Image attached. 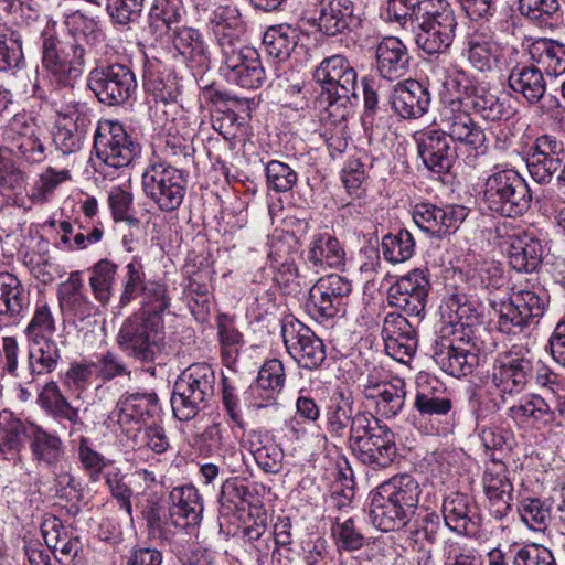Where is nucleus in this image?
<instances>
[{"mask_svg":"<svg viewBox=\"0 0 565 565\" xmlns=\"http://www.w3.org/2000/svg\"><path fill=\"white\" fill-rule=\"evenodd\" d=\"M381 334L385 351L394 360L404 363L415 354L418 344L415 328L401 313L385 316Z\"/></svg>","mask_w":565,"mask_h":565,"instance_id":"26","label":"nucleus"},{"mask_svg":"<svg viewBox=\"0 0 565 565\" xmlns=\"http://www.w3.org/2000/svg\"><path fill=\"white\" fill-rule=\"evenodd\" d=\"M552 503L537 498L521 500L518 511L522 522L533 531H544L552 523Z\"/></svg>","mask_w":565,"mask_h":565,"instance_id":"60","label":"nucleus"},{"mask_svg":"<svg viewBox=\"0 0 565 565\" xmlns=\"http://www.w3.org/2000/svg\"><path fill=\"white\" fill-rule=\"evenodd\" d=\"M351 0H307L301 18L324 35L335 36L355 22Z\"/></svg>","mask_w":565,"mask_h":565,"instance_id":"14","label":"nucleus"},{"mask_svg":"<svg viewBox=\"0 0 565 565\" xmlns=\"http://www.w3.org/2000/svg\"><path fill=\"white\" fill-rule=\"evenodd\" d=\"M29 305V292L25 290L18 276L9 273H0V316L15 318L20 316Z\"/></svg>","mask_w":565,"mask_h":565,"instance_id":"47","label":"nucleus"},{"mask_svg":"<svg viewBox=\"0 0 565 565\" xmlns=\"http://www.w3.org/2000/svg\"><path fill=\"white\" fill-rule=\"evenodd\" d=\"M381 249L386 262L402 264L414 255L415 239L408 230L401 228L382 237Z\"/></svg>","mask_w":565,"mask_h":565,"instance_id":"59","label":"nucleus"},{"mask_svg":"<svg viewBox=\"0 0 565 565\" xmlns=\"http://www.w3.org/2000/svg\"><path fill=\"white\" fill-rule=\"evenodd\" d=\"M29 450L31 460L38 468L51 472L58 470L66 457V446L55 430L31 422L29 427Z\"/></svg>","mask_w":565,"mask_h":565,"instance_id":"22","label":"nucleus"},{"mask_svg":"<svg viewBox=\"0 0 565 565\" xmlns=\"http://www.w3.org/2000/svg\"><path fill=\"white\" fill-rule=\"evenodd\" d=\"M147 285L143 264L140 257L135 256L126 266V274L122 278V291L119 297V306L126 307L138 296L141 297L142 289Z\"/></svg>","mask_w":565,"mask_h":565,"instance_id":"64","label":"nucleus"},{"mask_svg":"<svg viewBox=\"0 0 565 565\" xmlns=\"http://www.w3.org/2000/svg\"><path fill=\"white\" fill-rule=\"evenodd\" d=\"M420 494V486L412 475L391 477L370 494L371 523L382 532L405 527L416 515Z\"/></svg>","mask_w":565,"mask_h":565,"instance_id":"1","label":"nucleus"},{"mask_svg":"<svg viewBox=\"0 0 565 565\" xmlns=\"http://www.w3.org/2000/svg\"><path fill=\"white\" fill-rule=\"evenodd\" d=\"M174 49L186 62L189 67L204 70L209 65L206 45L199 30L188 26H175L171 30Z\"/></svg>","mask_w":565,"mask_h":565,"instance_id":"43","label":"nucleus"},{"mask_svg":"<svg viewBox=\"0 0 565 565\" xmlns=\"http://www.w3.org/2000/svg\"><path fill=\"white\" fill-rule=\"evenodd\" d=\"M482 200L491 212L518 217L530 209L532 195L527 182L516 170L495 167L483 183Z\"/></svg>","mask_w":565,"mask_h":565,"instance_id":"3","label":"nucleus"},{"mask_svg":"<svg viewBox=\"0 0 565 565\" xmlns=\"http://www.w3.org/2000/svg\"><path fill=\"white\" fill-rule=\"evenodd\" d=\"M465 55L472 68L491 74L507 67L508 51L486 34H472L467 40Z\"/></svg>","mask_w":565,"mask_h":565,"instance_id":"35","label":"nucleus"},{"mask_svg":"<svg viewBox=\"0 0 565 565\" xmlns=\"http://www.w3.org/2000/svg\"><path fill=\"white\" fill-rule=\"evenodd\" d=\"M443 518L450 531L466 536H473L481 523V516L473 500L459 492L445 498Z\"/></svg>","mask_w":565,"mask_h":565,"instance_id":"32","label":"nucleus"},{"mask_svg":"<svg viewBox=\"0 0 565 565\" xmlns=\"http://www.w3.org/2000/svg\"><path fill=\"white\" fill-rule=\"evenodd\" d=\"M347 253L343 244L330 233L315 234L306 250V262L316 273L327 269H341L345 265Z\"/></svg>","mask_w":565,"mask_h":565,"instance_id":"37","label":"nucleus"},{"mask_svg":"<svg viewBox=\"0 0 565 565\" xmlns=\"http://www.w3.org/2000/svg\"><path fill=\"white\" fill-rule=\"evenodd\" d=\"M331 534L339 550L353 552L362 548L365 537L353 516L330 515Z\"/></svg>","mask_w":565,"mask_h":565,"instance_id":"58","label":"nucleus"},{"mask_svg":"<svg viewBox=\"0 0 565 565\" xmlns=\"http://www.w3.org/2000/svg\"><path fill=\"white\" fill-rule=\"evenodd\" d=\"M226 76L244 88H258L265 79L259 53L249 46H238L223 54Z\"/></svg>","mask_w":565,"mask_h":565,"instance_id":"25","label":"nucleus"},{"mask_svg":"<svg viewBox=\"0 0 565 565\" xmlns=\"http://www.w3.org/2000/svg\"><path fill=\"white\" fill-rule=\"evenodd\" d=\"M142 190L161 211L172 212L180 207L186 192L182 170L163 161H150L142 173Z\"/></svg>","mask_w":565,"mask_h":565,"instance_id":"5","label":"nucleus"},{"mask_svg":"<svg viewBox=\"0 0 565 565\" xmlns=\"http://www.w3.org/2000/svg\"><path fill=\"white\" fill-rule=\"evenodd\" d=\"M351 292L352 284L345 277L338 274L320 277L309 290L308 311L316 318H334L344 309Z\"/></svg>","mask_w":565,"mask_h":565,"instance_id":"15","label":"nucleus"},{"mask_svg":"<svg viewBox=\"0 0 565 565\" xmlns=\"http://www.w3.org/2000/svg\"><path fill=\"white\" fill-rule=\"evenodd\" d=\"M171 307V296L167 284L160 280H147L141 295V308L137 312H145L153 319L163 320V313Z\"/></svg>","mask_w":565,"mask_h":565,"instance_id":"57","label":"nucleus"},{"mask_svg":"<svg viewBox=\"0 0 565 565\" xmlns=\"http://www.w3.org/2000/svg\"><path fill=\"white\" fill-rule=\"evenodd\" d=\"M161 407L154 393H126L114 409L117 423L125 427L131 423L148 425L159 417Z\"/></svg>","mask_w":565,"mask_h":565,"instance_id":"33","label":"nucleus"},{"mask_svg":"<svg viewBox=\"0 0 565 565\" xmlns=\"http://www.w3.org/2000/svg\"><path fill=\"white\" fill-rule=\"evenodd\" d=\"M248 444L257 466L265 473L276 475L282 470L284 450L270 435L253 430Z\"/></svg>","mask_w":565,"mask_h":565,"instance_id":"45","label":"nucleus"},{"mask_svg":"<svg viewBox=\"0 0 565 565\" xmlns=\"http://www.w3.org/2000/svg\"><path fill=\"white\" fill-rule=\"evenodd\" d=\"M440 311L441 316L448 319L449 324H459L461 328L472 327L481 318L479 305L465 294H452L445 298Z\"/></svg>","mask_w":565,"mask_h":565,"instance_id":"50","label":"nucleus"},{"mask_svg":"<svg viewBox=\"0 0 565 565\" xmlns=\"http://www.w3.org/2000/svg\"><path fill=\"white\" fill-rule=\"evenodd\" d=\"M462 99L451 98L443 102L439 109L440 130L451 142H459L475 150L484 146V130L462 108Z\"/></svg>","mask_w":565,"mask_h":565,"instance_id":"16","label":"nucleus"},{"mask_svg":"<svg viewBox=\"0 0 565 565\" xmlns=\"http://www.w3.org/2000/svg\"><path fill=\"white\" fill-rule=\"evenodd\" d=\"M170 523L179 529L194 527L203 514V500L193 486L175 487L169 495Z\"/></svg>","mask_w":565,"mask_h":565,"instance_id":"36","label":"nucleus"},{"mask_svg":"<svg viewBox=\"0 0 565 565\" xmlns=\"http://www.w3.org/2000/svg\"><path fill=\"white\" fill-rule=\"evenodd\" d=\"M93 148L97 159L114 169L129 166L141 149L124 125L114 120L97 122Z\"/></svg>","mask_w":565,"mask_h":565,"instance_id":"7","label":"nucleus"},{"mask_svg":"<svg viewBox=\"0 0 565 565\" xmlns=\"http://www.w3.org/2000/svg\"><path fill=\"white\" fill-rule=\"evenodd\" d=\"M431 7H436L433 0H386V20L409 31Z\"/></svg>","mask_w":565,"mask_h":565,"instance_id":"49","label":"nucleus"},{"mask_svg":"<svg viewBox=\"0 0 565 565\" xmlns=\"http://www.w3.org/2000/svg\"><path fill=\"white\" fill-rule=\"evenodd\" d=\"M493 242L515 271L531 274L541 267L545 248L534 233L502 224L495 227Z\"/></svg>","mask_w":565,"mask_h":565,"instance_id":"6","label":"nucleus"},{"mask_svg":"<svg viewBox=\"0 0 565 565\" xmlns=\"http://www.w3.org/2000/svg\"><path fill=\"white\" fill-rule=\"evenodd\" d=\"M430 290L429 274L426 269H413L399 277L388 289V303L420 319L425 312Z\"/></svg>","mask_w":565,"mask_h":565,"instance_id":"17","label":"nucleus"},{"mask_svg":"<svg viewBox=\"0 0 565 565\" xmlns=\"http://www.w3.org/2000/svg\"><path fill=\"white\" fill-rule=\"evenodd\" d=\"M210 29L221 47L222 54L238 47L244 31L241 12L235 6H220L211 14Z\"/></svg>","mask_w":565,"mask_h":565,"instance_id":"38","label":"nucleus"},{"mask_svg":"<svg viewBox=\"0 0 565 565\" xmlns=\"http://www.w3.org/2000/svg\"><path fill=\"white\" fill-rule=\"evenodd\" d=\"M405 382L396 379L394 382L382 386L373 399L377 412L386 418L395 417L404 407L406 399Z\"/></svg>","mask_w":565,"mask_h":565,"instance_id":"62","label":"nucleus"},{"mask_svg":"<svg viewBox=\"0 0 565 565\" xmlns=\"http://www.w3.org/2000/svg\"><path fill=\"white\" fill-rule=\"evenodd\" d=\"M196 448L204 457H218L232 472L243 460V452L231 440L230 433L220 423L209 425L196 438Z\"/></svg>","mask_w":565,"mask_h":565,"instance_id":"31","label":"nucleus"},{"mask_svg":"<svg viewBox=\"0 0 565 565\" xmlns=\"http://www.w3.org/2000/svg\"><path fill=\"white\" fill-rule=\"evenodd\" d=\"M216 376L207 363H193L181 372L173 385L171 407L175 418L190 420L205 409L214 396Z\"/></svg>","mask_w":565,"mask_h":565,"instance_id":"2","label":"nucleus"},{"mask_svg":"<svg viewBox=\"0 0 565 565\" xmlns=\"http://www.w3.org/2000/svg\"><path fill=\"white\" fill-rule=\"evenodd\" d=\"M411 56L406 45L396 36L384 38L376 47V66L388 81L403 77L409 68Z\"/></svg>","mask_w":565,"mask_h":565,"instance_id":"39","label":"nucleus"},{"mask_svg":"<svg viewBox=\"0 0 565 565\" xmlns=\"http://www.w3.org/2000/svg\"><path fill=\"white\" fill-rule=\"evenodd\" d=\"M2 137L6 146L0 149L6 156L18 152L32 163L45 159V148L35 134L34 125L25 121L24 116H14L4 128Z\"/></svg>","mask_w":565,"mask_h":565,"instance_id":"24","label":"nucleus"},{"mask_svg":"<svg viewBox=\"0 0 565 565\" xmlns=\"http://www.w3.org/2000/svg\"><path fill=\"white\" fill-rule=\"evenodd\" d=\"M530 63L539 66L547 76L565 73V44L546 38L533 40L526 47Z\"/></svg>","mask_w":565,"mask_h":565,"instance_id":"41","label":"nucleus"},{"mask_svg":"<svg viewBox=\"0 0 565 565\" xmlns=\"http://www.w3.org/2000/svg\"><path fill=\"white\" fill-rule=\"evenodd\" d=\"M164 321L135 312L121 324L116 342L128 356L141 362L153 363L164 347Z\"/></svg>","mask_w":565,"mask_h":565,"instance_id":"4","label":"nucleus"},{"mask_svg":"<svg viewBox=\"0 0 565 565\" xmlns=\"http://www.w3.org/2000/svg\"><path fill=\"white\" fill-rule=\"evenodd\" d=\"M430 93L416 79L397 83L390 96L393 110L403 119H416L427 113Z\"/></svg>","mask_w":565,"mask_h":565,"instance_id":"34","label":"nucleus"},{"mask_svg":"<svg viewBox=\"0 0 565 565\" xmlns=\"http://www.w3.org/2000/svg\"><path fill=\"white\" fill-rule=\"evenodd\" d=\"M417 382L413 408L414 419L447 416L452 409V399L437 382Z\"/></svg>","mask_w":565,"mask_h":565,"instance_id":"40","label":"nucleus"},{"mask_svg":"<svg viewBox=\"0 0 565 565\" xmlns=\"http://www.w3.org/2000/svg\"><path fill=\"white\" fill-rule=\"evenodd\" d=\"M418 156L424 166L435 173H447L457 159V150L440 129H427L416 134Z\"/></svg>","mask_w":565,"mask_h":565,"instance_id":"21","label":"nucleus"},{"mask_svg":"<svg viewBox=\"0 0 565 565\" xmlns=\"http://www.w3.org/2000/svg\"><path fill=\"white\" fill-rule=\"evenodd\" d=\"M42 63L58 83L72 85L73 77H68L67 53L70 47L62 50L61 41L54 35L51 29H45L42 34Z\"/></svg>","mask_w":565,"mask_h":565,"instance_id":"46","label":"nucleus"},{"mask_svg":"<svg viewBox=\"0 0 565 565\" xmlns=\"http://www.w3.org/2000/svg\"><path fill=\"white\" fill-rule=\"evenodd\" d=\"M38 403L42 411L56 420H67L71 425L70 436H72L77 426H83L84 422L79 417L78 408L71 405L64 396L57 383L47 382L39 394Z\"/></svg>","mask_w":565,"mask_h":565,"instance_id":"42","label":"nucleus"},{"mask_svg":"<svg viewBox=\"0 0 565 565\" xmlns=\"http://www.w3.org/2000/svg\"><path fill=\"white\" fill-rule=\"evenodd\" d=\"M87 85L97 99L107 106L126 104L137 89L134 72L128 66L117 63L90 71Z\"/></svg>","mask_w":565,"mask_h":565,"instance_id":"11","label":"nucleus"},{"mask_svg":"<svg viewBox=\"0 0 565 565\" xmlns=\"http://www.w3.org/2000/svg\"><path fill=\"white\" fill-rule=\"evenodd\" d=\"M281 335L289 355L299 366L318 369L326 360V348L315 332L298 320L285 322Z\"/></svg>","mask_w":565,"mask_h":565,"instance_id":"18","label":"nucleus"},{"mask_svg":"<svg viewBox=\"0 0 565 565\" xmlns=\"http://www.w3.org/2000/svg\"><path fill=\"white\" fill-rule=\"evenodd\" d=\"M458 93L457 99H462V105L472 109L484 120L500 121L508 119L511 114L507 99L500 98L495 93L477 82L469 81L460 85Z\"/></svg>","mask_w":565,"mask_h":565,"instance_id":"29","label":"nucleus"},{"mask_svg":"<svg viewBox=\"0 0 565 565\" xmlns=\"http://www.w3.org/2000/svg\"><path fill=\"white\" fill-rule=\"evenodd\" d=\"M533 376V359L526 347L514 344L495 359L492 383L502 399L523 392Z\"/></svg>","mask_w":565,"mask_h":565,"instance_id":"9","label":"nucleus"},{"mask_svg":"<svg viewBox=\"0 0 565 565\" xmlns=\"http://www.w3.org/2000/svg\"><path fill=\"white\" fill-rule=\"evenodd\" d=\"M185 13L182 0H154L149 13V28L159 35L179 26Z\"/></svg>","mask_w":565,"mask_h":565,"instance_id":"54","label":"nucleus"},{"mask_svg":"<svg viewBox=\"0 0 565 565\" xmlns=\"http://www.w3.org/2000/svg\"><path fill=\"white\" fill-rule=\"evenodd\" d=\"M29 371L23 374V383L32 384L36 376L53 372L61 359V352L54 340H29Z\"/></svg>","mask_w":565,"mask_h":565,"instance_id":"44","label":"nucleus"},{"mask_svg":"<svg viewBox=\"0 0 565 565\" xmlns=\"http://www.w3.org/2000/svg\"><path fill=\"white\" fill-rule=\"evenodd\" d=\"M508 416L519 424L545 427L561 425L565 417V397L527 395L508 409Z\"/></svg>","mask_w":565,"mask_h":565,"instance_id":"19","label":"nucleus"},{"mask_svg":"<svg viewBox=\"0 0 565 565\" xmlns=\"http://www.w3.org/2000/svg\"><path fill=\"white\" fill-rule=\"evenodd\" d=\"M523 56L515 47L508 50V87L518 97L534 106L545 99L547 84L543 71L530 62L521 61Z\"/></svg>","mask_w":565,"mask_h":565,"instance_id":"13","label":"nucleus"},{"mask_svg":"<svg viewBox=\"0 0 565 565\" xmlns=\"http://www.w3.org/2000/svg\"><path fill=\"white\" fill-rule=\"evenodd\" d=\"M298 41L297 29L288 24L273 25L266 30L263 36L266 53L279 61H286L290 56Z\"/></svg>","mask_w":565,"mask_h":565,"instance_id":"53","label":"nucleus"},{"mask_svg":"<svg viewBox=\"0 0 565 565\" xmlns=\"http://www.w3.org/2000/svg\"><path fill=\"white\" fill-rule=\"evenodd\" d=\"M117 269L118 265L107 258L98 260L89 268L92 274L89 277L92 292L95 299L103 305L107 303L110 299Z\"/></svg>","mask_w":565,"mask_h":565,"instance_id":"61","label":"nucleus"},{"mask_svg":"<svg viewBox=\"0 0 565 565\" xmlns=\"http://www.w3.org/2000/svg\"><path fill=\"white\" fill-rule=\"evenodd\" d=\"M438 4L440 8L431 7L428 14L423 15L409 30L417 47L427 55L447 52L457 26L452 11L443 7L441 0H438Z\"/></svg>","mask_w":565,"mask_h":565,"instance_id":"10","label":"nucleus"},{"mask_svg":"<svg viewBox=\"0 0 565 565\" xmlns=\"http://www.w3.org/2000/svg\"><path fill=\"white\" fill-rule=\"evenodd\" d=\"M493 468H488L482 478L484 493L489 500V510L498 520L507 516L512 509L513 484L507 476L503 462L492 458Z\"/></svg>","mask_w":565,"mask_h":565,"instance_id":"30","label":"nucleus"},{"mask_svg":"<svg viewBox=\"0 0 565 565\" xmlns=\"http://www.w3.org/2000/svg\"><path fill=\"white\" fill-rule=\"evenodd\" d=\"M525 162L530 177L539 184H548L565 163V143L553 134H542L527 147Z\"/></svg>","mask_w":565,"mask_h":565,"instance_id":"12","label":"nucleus"},{"mask_svg":"<svg viewBox=\"0 0 565 565\" xmlns=\"http://www.w3.org/2000/svg\"><path fill=\"white\" fill-rule=\"evenodd\" d=\"M435 363L447 374L454 377H462L471 374L479 365V354L473 344L454 340L437 342L433 354Z\"/></svg>","mask_w":565,"mask_h":565,"instance_id":"23","label":"nucleus"},{"mask_svg":"<svg viewBox=\"0 0 565 565\" xmlns=\"http://www.w3.org/2000/svg\"><path fill=\"white\" fill-rule=\"evenodd\" d=\"M331 401L332 403L327 412L326 429L332 438L344 439L348 435L350 420L354 415L353 399L341 392L333 396Z\"/></svg>","mask_w":565,"mask_h":565,"instance_id":"56","label":"nucleus"},{"mask_svg":"<svg viewBox=\"0 0 565 565\" xmlns=\"http://www.w3.org/2000/svg\"><path fill=\"white\" fill-rule=\"evenodd\" d=\"M30 423H23L10 412L0 413V454L4 458H14L29 441Z\"/></svg>","mask_w":565,"mask_h":565,"instance_id":"48","label":"nucleus"},{"mask_svg":"<svg viewBox=\"0 0 565 565\" xmlns=\"http://www.w3.org/2000/svg\"><path fill=\"white\" fill-rule=\"evenodd\" d=\"M469 210L459 204L443 206L433 203H418L413 211L415 224L424 233L441 238L455 233L468 216Z\"/></svg>","mask_w":565,"mask_h":565,"instance_id":"20","label":"nucleus"},{"mask_svg":"<svg viewBox=\"0 0 565 565\" xmlns=\"http://www.w3.org/2000/svg\"><path fill=\"white\" fill-rule=\"evenodd\" d=\"M546 303L547 297L542 289H521L513 292L508 301L500 305L499 330L507 334H518L525 328L537 324Z\"/></svg>","mask_w":565,"mask_h":565,"instance_id":"8","label":"nucleus"},{"mask_svg":"<svg viewBox=\"0 0 565 565\" xmlns=\"http://www.w3.org/2000/svg\"><path fill=\"white\" fill-rule=\"evenodd\" d=\"M285 381L286 374L281 361L271 359L260 366L252 390L259 392L262 398L270 401L281 392Z\"/></svg>","mask_w":565,"mask_h":565,"instance_id":"55","label":"nucleus"},{"mask_svg":"<svg viewBox=\"0 0 565 565\" xmlns=\"http://www.w3.org/2000/svg\"><path fill=\"white\" fill-rule=\"evenodd\" d=\"M352 454L373 470L387 468L397 455L395 434L386 425L375 422V433L363 440Z\"/></svg>","mask_w":565,"mask_h":565,"instance_id":"27","label":"nucleus"},{"mask_svg":"<svg viewBox=\"0 0 565 565\" xmlns=\"http://www.w3.org/2000/svg\"><path fill=\"white\" fill-rule=\"evenodd\" d=\"M161 68L162 65L159 61H148L145 64L143 85L148 92L162 102H174L180 93L177 78L172 73H164Z\"/></svg>","mask_w":565,"mask_h":565,"instance_id":"52","label":"nucleus"},{"mask_svg":"<svg viewBox=\"0 0 565 565\" xmlns=\"http://www.w3.org/2000/svg\"><path fill=\"white\" fill-rule=\"evenodd\" d=\"M313 77L321 84L322 97L324 94H356L358 74L342 55L324 58L316 68Z\"/></svg>","mask_w":565,"mask_h":565,"instance_id":"28","label":"nucleus"},{"mask_svg":"<svg viewBox=\"0 0 565 565\" xmlns=\"http://www.w3.org/2000/svg\"><path fill=\"white\" fill-rule=\"evenodd\" d=\"M56 331V322L51 306L43 300H38L34 312L25 333L29 340H53Z\"/></svg>","mask_w":565,"mask_h":565,"instance_id":"63","label":"nucleus"},{"mask_svg":"<svg viewBox=\"0 0 565 565\" xmlns=\"http://www.w3.org/2000/svg\"><path fill=\"white\" fill-rule=\"evenodd\" d=\"M94 366L96 376L103 382L116 381L121 385L131 383L138 374V369H132L120 354L113 351L97 355Z\"/></svg>","mask_w":565,"mask_h":565,"instance_id":"51","label":"nucleus"}]
</instances>
